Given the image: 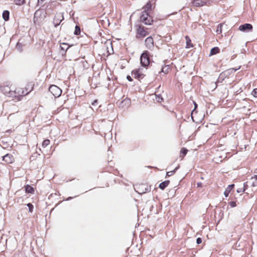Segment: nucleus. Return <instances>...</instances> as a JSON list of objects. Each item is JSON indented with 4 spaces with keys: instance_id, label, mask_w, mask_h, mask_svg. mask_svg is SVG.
<instances>
[{
    "instance_id": "30",
    "label": "nucleus",
    "mask_w": 257,
    "mask_h": 257,
    "mask_svg": "<svg viewBox=\"0 0 257 257\" xmlns=\"http://www.w3.org/2000/svg\"><path fill=\"white\" fill-rule=\"evenodd\" d=\"M186 40V45H187V48H190L191 47L190 43H191V40L189 39V37L186 36L185 37ZM191 47H192V45H191Z\"/></svg>"
},
{
    "instance_id": "13",
    "label": "nucleus",
    "mask_w": 257,
    "mask_h": 257,
    "mask_svg": "<svg viewBox=\"0 0 257 257\" xmlns=\"http://www.w3.org/2000/svg\"><path fill=\"white\" fill-rule=\"evenodd\" d=\"M137 34L139 35L137 36L138 38L145 37L148 35V33L143 27L139 26L137 29Z\"/></svg>"
},
{
    "instance_id": "15",
    "label": "nucleus",
    "mask_w": 257,
    "mask_h": 257,
    "mask_svg": "<svg viewBox=\"0 0 257 257\" xmlns=\"http://www.w3.org/2000/svg\"><path fill=\"white\" fill-rule=\"evenodd\" d=\"M145 44L146 47L149 49L154 47V40L152 37H148L145 40Z\"/></svg>"
},
{
    "instance_id": "45",
    "label": "nucleus",
    "mask_w": 257,
    "mask_h": 257,
    "mask_svg": "<svg viewBox=\"0 0 257 257\" xmlns=\"http://www.w3.org/2000/svg\"><path fill=\"white\" fill-rule=\"evenodd\" d=\"M194 106H195V108L194 109V110H192V113H193V112L195 111V108H196V107L197 106V104L196 103V102H194Z\"/></svg>"
},
{
    "instance_id": "31",
    "label": "nucleus",
    "mask_w": 257,
    "mask_h": 257,
    "mask_svg": "<svg viewBox=\"0 0 257 257\" xmlns=\"http://www.w3.org/2000/svg\"><path fill=\"white\" fill-rule=\"evenodd\" d=\"M22 47H23L22 44L20 43L19 42H18V43L16 45V49H18L20 52H22Z\"/></svg>"
},
{
    "instance_id": "18",
    "label": "nucleus",
    "mask_w": 257,
    "mask_h": 257,
    "mask_svg": "<svg viewBox=\"0 0 257 257\" xmlns=\"http://www.w3.org/2000/svg\"><path fill=\"white\" fill-rule=\"evenodd\" d=\"M25 191H26V193H30V194H32L34 193V192H35L34 188L31 185L27 184L25 186Z\"/></svg>"
},
{
    "instance_id": "17",
    "label": "nucleus",
    "mask_w": 257,
    "mask_h": 257,
    "mask_svg": "<svg viewBox=\"0 0 257 257\" xmlns=\"http://www.w3.org/2000/svg\"><path fill=\"white\" fill-rule=\"evenodd\" d=\"M234 184H231V185H229L228 186V187L225 189V190L224 192V195L226 197L228 196L230 192L234 188Z\"/></svg>"
},
{
    "instance_id": "36",
    "label": "nucleus",
    "mask_w": 257,
    "mask_h": 257,
    "mask_svg": "<svg viewBox=\"0 0 257 257\" xmlns=\"http://www.w3.org/2000/svg\"><path fill=\"white\" fill-rule=\"evenodd\" d=\"M251 94L253 96L257 97V89H253Z\"/></svg>"
},
{
    "instance_id": "14",
    "label": "nucleus",
    "mask_w": 257,
    "mask_h": 257,
    "mask_svg": "<svg viewBox=\"0 0 257 257\" xmlns=\"http://www.w3.org/2000/svg\"><path fill=\"white\" fill-rule=\"evenodd\" d=\"M131 103V99L126 97L119 103V106L122 108H127L130 106Z\"/></svg>"
},
{
    "instance_id": "42",
    "label": "nucleus",
    "mask_w": 257,
    "mask_h": 257,
    "mask_svg": "<svg viewBox=\"0 0 257 257\" xmlns=\"http://www.w3.org/2000/svg\"><path fill=\"white\" fill-rule=\"evenodd\" d=\"M126 78L129 81H133V79L132 78V77L129 76V75H127V77H126Z\"/></svg>"
},
{
    "instance_id": "46",
    "label": "nucleus",
    "mask_w": 257,
    "mask_h": 257,
    "mask_svg": "<svg viewBox=\"0 0 257 257\" xmlns=\"http://www.w3.org/2000/svg\"><path fill=\"white\" fill-rule=\"evenodd\" d=\"M45 0H38V3H41V4H42L43 3V2Z\"/></svg>"
},
{
    "instance_id": "35",
    "label": "nucleus",
    "mask_w": 257,
    "mask_h": 257,
    "mask_svg": "<svg viewBox=\"0 0 257 257\" xmlns=\"http://www.w3.org/2000/svg\"><path fill=\"white\" fill-rule=\"evenodd\" d=\"M229 205L231 207H234L236 206V202L235 201H231L229 203Z\"/></svg>"
},
{
    "instance_id": "23",
    "label": "nucleus",
    "mask_w": 257,
    "mask_h": 257,
    "mask_svg": "<svg viewBox=\"0 0 257 257\" xmlns=\"http://www.w3.org/2000/svg\"><path fill=\"white\" fill-rule=\"evenodd\" d=\"M10 13L8 11L5 10L3 13V18L5 21L9 20Z\"/></svg>"
},
{
    "instance_id": "21",
    "label": "nucleus",
    "mask_w": 257,
    "mask_h": 257,
    "mask_svg": "<svg viewBox=\"0 0 257 257\" xmlns=\"http://www.w3.org/2000/svg\"><path fill=\"white\" fill-rule=\"evenodd\" d=\"M219 48L217 47L212 48L210 52V56L215 55L219 52Z\"/></svg>"
},
{
    "instance_id": "40",
    "label": "nucleus",
    "mask_w": 257,
    "mask_h": 257,
    "mask_svg": "<svg viewBox=\"0 0 257 257\" xmlns=\"http://www.w3.org/2000/svg\"><path fill=\"white\" fill-rule=\"evenodd\" d=\"M251 186L256 187L257 186V180H253L252 182Z\"/></svg>"
},
{
    "instance_id": "27",
    "label": "nucleus",
    "mask_w": 257,
    "mask_h": 257,
    "mask_svg": "<svg viewBox=\"0 0 257 257\" xmlns=\"http://www.w3.org/2000/svg\"><path fill=\"white\" fill-rule=\"evenodd\" d=\"M81 30L80 28L78 26H76L75 28V31L74 32V35H79L80 34Z\"/></svg>"
},
{
    "instance_id": "32",
    "label": "nucleus",
    "mask_w": 257,
    "mask_h": 257,
    "mask_svg": "<svg viewBox=\"0 0 257 257\" xmlns=\"http://www.w3.org/2000/svg\"><path fill=\"white\" fill-rule=\"evenodd\" d=\"M27 206L29 208V211L30 212H32L34 208V206L32 204L29 203L27 204Z\"/></svg>"
},
{
    "instance_id": "24",
    "label": "nucleus",
    "mask_w": 257,
    "mask_h": 257,
    "mask_svg": "<svg viewBox=\"0 0 257 257\" xmlns=\"http://www.w3.org/2000/svg\"><path fill=\"white\" fill-rule=\"evenodd\" d=\"M179 166H177L173 171L167 172L166 173V177H169L174 175L176 171L179 169Z\"/></svg>"
},
{
    "instance_id": "9",
    "label": "nucleus",
    "mask_w": 257,
    "mask_h": 257,
    "mask_svg": "<svg viewBox=\"0 0 257 257\" xmlns=\"http://www.w3.org/2000/svg\"><path fill=\"white\" fill-rule=\"evenodd\" d=\"M143 69L138 68L132 71V75L133 77L138 79H142L144 77V74L142 73Z\"/></svg>"
},
{
    "instance_id": "7",
    "label": "nucleus",
    "mask_w": 257,
    "mask_h": 257,
    "mask_svg": "<svg viewBox=\"0 0 257 257\" xmlns=\"http://www.w3.org/2000/svg\"><path fill=\"white\" fill-rule=\"evenodd\" d=\"M64 20V17L62 13H56L55 15L54 20H53V23L54 25V26L55 27H57L58 26L61 22Z\"/></svg>"
},
{
    "instance_id": "1",
    "label": "nucleus",
    "mask_w": 257,
    "mask_h": 257,
    "mask_svg": "<svg viewBox=\"0 0 257 257\" xmlns=\"http://www.w3.org/2000/svg\"><path fill=\"white\" fill-rule=\"evenodd\" d=\"M140 63L144 67H147L150 63V54L148 51H145L140 56Z\"/></svg>"
},
{
    "instance_id": "4",
    "label": "nucleus",
    "mask_w": 257,
    "mask_h": 257,
    "mask_svg": "<svg viewBox=\"0 0 257 257\" xmlns=\"http://www.w3.org/2000/svg\"><path fill=\"white\" fill-rule=\"evenodd\" d=\"M41 11L37 10L34 13L33 21L35 25H40L44 21Z\"/></svg>"
},
{
    "instance_id": "28",
    "label": "nucleus",
    "mask_w": 257,
    "mask_h": 257,
    "mask_svg": "<svg viewBox=\"0 0 257 257\" xmlns=\"http://www.w3.org/2000/svg\"><path fill=\"white\" fill-rule=\"evenodd\" d=\"M152 6V5L151 4L150 2H148L147 3V4H146V5L145 6L144 9V11H146L147 12L148 11L151 9V7Z\"/></svg>"
},
{
    "instance_id": "38",
    "label": "nucleus",
    "mask_w": 257,
    "mask_h": 257,
    "mask_svg": "<svg viewBox=\"0 0 257 257\" xmlns=\"http://www.w3.org/2000/svg\"><path fill=\"white\" fill-rule=\"evenodd\" d=\"M243 187L242 188V189H245V191L248 188V185H247V182H244L243 184Z\"/></svg>"
},
{
    "instance_id": "11",
    "label": "nucleus",
    "mask_w": 257,
    "mask_h": 257,
    "mask_svg": "<svg viewBox=\"0 0 257 257\" xmlns=\"http://www.w3.org/2000/svg\"><path fill=\"white\" fill-rule=\"evenodd\" d=\"M1 90L5 95L12 97L13 89L11 88L10 87L8 86H3L1 87Z\"/></svg>"
},
{
    "instance_id": "8",
    "label": "nucleus",
    "mask_w": 257,
    "mask_h": 257,
    "mask_svg": "<svg viewBox=\"0 0 257 257\" xmlns=\"http://www.w3.org/2000/svg\"><path fill=\"white\" fill-rule=\"evenodd\" d=\"M137 188L138 190H136V192L140 194H144L147 192L150 191L151 190L150 187L145 184L139 185V186H137Z\"/></svg>"
},
{
    "instance_id": "19",
    "label": "nucleus",
    "mask_w": 257,
    "mask_h": 257,
    "mask_svg": "<svg viewBox=\"0 0 257 257\" xmlns=\"http://www.w3.org/2000/svg\"><path fill=\"white\" fill-rule=\"evenodd\" d=\"M169 183V180H166L159 184V188L162 190H164L168 186Z\"/></svg>"
},
{
    "instance_id": "5",
    "label": "nucleus",
    "mask_w": 257,
    "mask_h": 257,
    "mask_svg": "<svg viewBox=\"0 0 257 257\" xmlns=\"http://www.w3.org/2000/svg\"><path fill=\"white\" fill-rule=\"evenodd\" d=\"M240 67H239L237 69L234 68H230L229 69H227L222 73L220 74V75L218 78V80L219 79H221L222 80H223L225 78L229 77L230 75L231 74L234 73L237 70L239 69Z\"/></svg>"
},
{
    "instance_id": "34",
    "label": "nucleus",
    "mask_w": 257,
    "mask_h": 257,
    "mask_svg": "<svg viewBox=\"0 0 257 257\" xmlns=\"http://www.w3.org/2000/svg\"><path fill=\"white\" fill-rule=\"evenodd\" d=\"M222 25L221 24H219L217 26V30H216V32L218 33V34H220L222 32Z\"/></svg>"
},
{
    "instance_id": "12",
    "label": "nucleus",
    "mask_w": 257,
    "mask_h": 257,
    "mask_svg": "<svg viewBox=\"0 0 257 257\" xmlns=\"http://www.w3.org/2000/svg\"><path fill=\"white\" fill-rule=\"evenodd\" d=\"M3 161L7 164H12L15 161V159L12 154H7L3 157Z\"/></svg>"
},
{
    "instance_id": "10",
    "label": "nucleus",
    "mask_w": 257,
    "mask_h": 257,
    "mask_svg": "<svg viewBox=\"0 0 257 257\" xmlns=\"http://www.w3.org/2000/svg\"><path fill=\"white\" fill-rule=\"evenodd\" d=\"M253 27L250 24L245 23L239 27V30L242 32H248L252 30Z\"/></svg>"
},
{
    "instance_id": "26",
    "label": "nucleus",
    "mask_w": 257,
    "mask_h": 257,
    "mask_svg": "<svg viewBox=\"0 0 257 257\" xmlns=\"http://www.w3.org/2000/svg\"><path fill=\"white\" fill-rule=\"evenodd\" d=\"M14 3L16 5L21 6L26 3L25 0H15Z\"/></svg>"
},
{
    "instance_id": "3",
    "label": "nucleus",
    "mask_w": 257,
    "mask_h": 257,
    "mask_svg": "<svg viewBox=\"0 0 257 257\" xmlns=\"http://www.w3.org/2000/svg\"><path fill=\"white\" fill-rule=\"evenodd\" d=\"M28 93L27 90L21 88H15L12 92V97L20 100L21 97L26 95Z\"/></svg>"
},
{
    "instance_id": "22",
    "label": "nucleus",
    "mask_w": 257,
    "mask_h": 257,
    "mask_svg": "<svg viewBox=\"0 0 257 257\" xmlns=\"http://www.w3.org/2000/svg\"><path fill=\"white\" fill-rule=\"evenodd\" d=\"M170 69V68L169 65H165L164 66L162 67L161 70V71H159V73L163 72L165 74H167L168 73Z\"/></svg>"
},
{
    "instance_id": "16",
    "label": "nucleus",
    "mask_w": 257,
    "mask_h": 257,
    "mask_svg": "<svg viewBox=\"0 0 257 257\" xmlns=\"http://www.w3.org/2000/svg\"><path fill=\"white\" fill-rule=\"evenodd\" d=\"M71 46L68 45L67 43H62L60 45V48L61 49V53L62 55L65 54L66 52L70 48Z\"/></svg>"
},
{
    "instance_id": "2",
    "label": "nucleus",
    "mask_w": 257,
    "mask_h": 257,
    "mask_svg": "<svg viewBox=\"0 0 257 257\" xmlns=\"http://www.w3.org/2000/svg\"><path fill=\"white\" fill-rule=\"evenodd\" d=\"M140 21L147 25H151L153 21L152 18L149 15L148 12L144 11L140 17Z\"/></svg>"
},
{
    "instance_id": "20",
    "label": "nucleus",
    "mask_w": 257,
    "mask_h": 257,
    "mask_svg": "<svg viewBox=\"0 0 257 257\" xmlns=\"http://www.w3.org/2000/svg\"><path fill=\"white\" fill-rule=\"evenodd\" d=\"M193 4L196 7H202L205 5V3L202 0H194Z\"/></svg>"
},
{
    "instance_id": "41",
    "label": "nucleus",
    "mask_w": 257,
    "mask_h": 257,
    "mask_svg": "<svg viewBox=\"0 0 257 257\" xmlns=\"http://www.w3.org/2000/svg\"><path fill=\"white\" fill-rule=\"evenodd\" d=\"M202 242V239L200 237H198L196 239L197 244H199Z\"/></svg>"
},
{
    "instance_id": "43",
    "label": "nucleus",
    "mask_w": 257,
    "mask_h": 257,
    "mask_svg": "<svg viewBox=\"0 0 257 257\" xmlns=\"http://www.w3.org/2000/svg\"><path fill=\"white\" fill-rule=\"evenodd\" d=\"M251 180H257V175H254L253 177H252Z\"/></svg>"
},
{
    "instance_id": "6",
    "label": "nucleus",
    "mask_w": 257,
    "mask_h": 257,
    "mask_svg": "<svg viewBox=\"0 0 257 257\" xmlns=\"http://www.w3.org/2000/svg\"><path fill=\"white\" fill-rule=\"evenodd\" d=\"M49 90L55 97H59L62 93L61 89L56 85H54L50 86L49 87Z\"/></svg>"
},
{
    "instance_id": "25",
    "label": "nucleus",
    "mask_w": 257,
    "mask_h": 257,
    "mask_svg": "<svg viewBox=\"0 0 257 257\" xmlns=\"http://www.w3.org/2000/svg\"><path fill=\"white\" fill-rule=\"evenodd\" d=\"M188 150L185 148L181 149L180 151V157L183 158L187 153Z\"/></svg>"
},
{
    "instance_id": "47",
    "label": "nucleus",
    "mask_w": 257,
    "mask_h": 257,
    "mask_svg": "<svg viewBox=\"0 0 257 257\" xmlns=\"http://www.w3.org/2000/svg\"><path fill=\"white\" fill-rule=\"evenodd\" d=\"M72 198L71 197H69L66 200H69L70 199H71Z\"/></svg>"
},
{
    "instance_id": "44",
    "label": "nucleus",
    "mask_w": 257,
    "mask_h": 257,
    "mask_svg": "<svg viewBox=\"0 0 257 257\" xmlns=\"http://www.w3.org/2000/svg\"><path fill=\"white\" fill-rule=\"evenodd\" d=\"M197 186L198 187H200L202 186V183L201 182H198L197 183Z\"/></svg>"
},
{
    "instance_id": "37",
    "label": "nucleus",
    "mask_w": 257,
    "mask_h": 257,
    "mask_svg": "<svg viewBox=\"0 0 257 257\" xmlns=\"http://www.w3.org/2000/svg\"><path fill=\"white\" fill-rule=\"evenodd\" d=\"M92 105L93 106H96L98 104V101L97 100H95L93 101V102L91 103Z\"/></svg>"
},
{
    "instance_id": "39",
    "label": "nucleus",
    "mask_w": 257,
    "mask_h": 257,
    "mask_svg": "<svg viewBox=\"0 0 257 257\" xmlns=\"http://www.w3.org/2000/svg\"><path fill=\"white\" fill-rule=\"evenodd\" d=\"M245 191L244 189H242V188H239L237 190V193L244 192Z\"/></svg>"
},
{
    "instance_id": "33",
    "label": "nucleus",
    "mask_w": 257,
    "mask_h": 257,
    "mask_svg": "<svg viewBox=\"0 0 257 257\" xmlns=\"http://www.w3.org/2000/svg\"><path fill=\"white\" fill-rule=\"evenodd\" d=\"M156 100H157L158 102H161L163 101V97L161 96V95H156Z\"/></svg>"
},
{
    "instance_id": "29",
    "label": "nucleus",
    "mask_w": 257,
    "mask_h": 257,
    "mask_svg": "<svg viewBox=\"0 0 257 257\" xmlns=\"http://www.w3.org/2000/svg\"><path fill=\"white\" fill-rule=\"evenodd\" d=\"M50 144V141L49 140L46 139L43 141L42 143V147L43 148H46Z\"/></svg>"
}]
</instances>
